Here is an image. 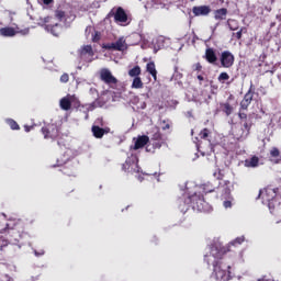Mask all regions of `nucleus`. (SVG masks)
I'll use <instances>...</instances> for the list:
<instances>
[{
	"instance_id": "1",
	"label": "nucleus",
	"mask_w": 281,
	"mask_h": 281,
	"mask_svg": "<svg viewBox=\"0 0 281 281\" xmlns=\"http://www.w3.org/2000/svg\"><path fill=\"white\" fill-rule=\"evenodd\" d=\"M221 256H223V252L218 250V247L213 246L211 248V254L205 256V260L207 265H213L214 270L212 276L213 278H215V280L227 281L232 278L229 274V270H227L231 269V267L217 261L218 259H221Z\"/></svg>"
},
{
	"instance_id": "2",
	"label": "nucleus",
	"mask_w": 281,
	"mask_h": 281,
	"mask_svg": "<svg viewBox=\"0 0 281 281\" xmlns=\"http://www.w3.org/2000/svg\"><path fill=\"white\" fill-rule=\"evenodd\" d=\"M103 49H112L113 52H126L128 49V44L126 43V37H119L113 43H108L103 45Z\"/></svg>"
},
{
	"instance_id": "3",
	"label": "nucleus",
	"mask_w": 281,
	"mask_h": 281,
	"mask_svg": "<svg viewBox=\"0 0 281 281\" xmlns=\"http://www.w3.org/2000/svg\"><path fill=\"white\" fill-rule=\"evenodd\" d=\"M259 196H261L262 201H267L268 206L271 207V201L276 199V189L267 188L259 191Z\"/></svg>"
},
{
	"instance_id": "4",
	"label": "nucleus",
	"mask_w": 281,
	"mask_h": 281,
	"mask_svg": "<svg viewBox=\"0 0 281 281\" xmlns=\"http://www.w3.org/2000/svg\"><path fill=\"white\" fill-rule=\"evenodd\" d=\"M221 65L226 69H229L234 65V54L229 50H224L221 55Z\"/></svg>"
},
{
	"instance_id": "5",
	"label": "nucleus",
	"mask_w": 281,
	"mask_h": 281,
	"mask_svg": "<svg viewBox=\"0 0 281 281\" xmlns=\"http://www.w3.org/2000/svg\"><path fill=\"white\" fill-rule=\"evenodd\" d=\"M101 80L105 82V85H117V79L111 74L109 69H102L100 72Z\"/></svg>"
},
{
	"instance_id": "6",
	"label": "nucleus",
	"mask_w": 281,
	"mask_h": 281,
	"mask_svg": "<svg viewBox=\"0 0 281 281\" xmlns=\"http://www.w3.org/2000/svg\"><path fill=\"white\" fill-rule=\"evenodd\" d=\"M79 55L81 60H85L86 63H91V58L93 57V48L91 45L83 46L79 50Z\"/></svg>"
},
{
	"instance_id": "7",
	"label": "nucleus",
	"mask_w": 281,
	"mask_h": 281,
	"mask_svg": "<svg viewBox=\"0 0 281 281\" xmlns=\"http://www.w3.org/2000/svg\"><path fill=\"white\" fill-rule=\"evenodd\" d=\"M44 23H52L54 26L46 25L45 30L47 32H50L53 36H58V31L56 30L58 27V22H54V18H49V16L44 18Z\"/></svg>"
},
{
	"instance_id": "8",
	"label": "nucleus",
	"mask_w": 281,
	"mask_h": 281,
	"mask_svg": "<svg viewBox=\"0 0 281 281\" xmlns=\"http://www.w3.org/2000/svg\"><path fill=\"white\" fill-rule=\"evenodd\" d=\"M114 21H116V23H126L128 21V15H126V11H124L122 7L116 9Z\"/></svg>"
},
{
	"instance_id": "9",
	"label": "nucleus",
	"mask_w": 281,
	"mask_h": 281,
	"mask_svg": "<svg viewBox=\"0 0 281 281\" xmlns=\"http://www.w3.org/2000/svg\"><path fill=\"white\" fill-rule=\"evenodd\" d=\"M192 12L194 16H207L210 12H212V9L207 5H200V7H193Z\"/></svg>"
},
{
	"instance_id": "10",
	"label": "nucleus",
	"mask_w": 281,
	"mask_h": 281,
	"mask_svg": "<svg viewBox=\"0 0 281 281\" xmlns=\"http://www.w3.org/2000/svg\"><path fill=\"white\" fill-rule=\"evenodd\" d=\"M74 95L68 94L66 97H64L60 101H59V106L63 111H69V109H71V103L74 102Z\"/></svg>"
},
{
	"instance_id": "11",
	"label": "nucleus",
	"mask_w": 281,
	"mask_h": 281,
	"mask_svg": "<svg viewBox=\"0 0 281 281\" xmlns=\"http://www.w3.org/2000/svg\"><path fill=\"white\" fill-rule=\"evenodd\" d=\"M42 133L45 137V139H48L50 137L52 139H55V137H58V128L56 126L52 125L48 128H42Z\"/></svg>"
},
{
	"instance_id": "12",
	"label": "nucleus",
	"mask_w": 281,
	"mask_h": 281,
	"mask_svg": "<svg viewBox=\"0 0 281 281\" xmlns=\"http://www.w3.org/2000/svg\"><path fill=\"white\" fill-rule=\"evenodd\" d=\"M123 170L127 172H139V167L137 162H135V158H133V162H131V159H127L125 164H123Z\"/></svg>"
},
{
	"instance_id": "13",
	"label": "nucleus",
	"mask_w": 281,
	"mask_h": 281,
	"mask_svg": "<svg viewBox=\"0 0 281 281\" xmlns=\"http://www.w3.org/2000/svg\"><path fill=\"white\" fill-rule=\"evenodd\" d=\"M251 100H254V92L249 90L241 100L240 108L244 109V111H247L249 104H251Z\"/></svg>"
},
{
	"instance_id": "14",
	"label": "nucleus",
	"mask_w": 281,
	"mask_h": 281,
	"mask_svg": "<svg viewBox=\"0 0 281 281\" xmlns=\"http://www.w3.org/2000/svg\"><path fill=\"white\" fill-rule=\"evenodd\" d=\"M149 140L150 138L146 135L138 136L135 140L134 150H139V148H144Z\"/></svg>"
},
{
	"instance_id": "15",
	"label": "nucleus",
	"mask_w": 281,
	"mask_h": 281,
	"mask_svg": "<svg viewBox=\"0 0 281 281\" xmlns=\"http://www.w3.org/2000/svg\"><path fill=\"white\" fill-rule=\"evenodd\" d=\"M55 18L59 21H74L76 19V14H67L65 11L57 10L55 11Z\"/></svg>"
},
{
	"instance_id": "16",
	"label": "nucleus",
	"mask_w": 281,
	"mask_h": 281,
	"mask_svg": "<svg viewBox=\"0 0 281 281\" xmlns=\"http://www.w3.org/2000/svg\"><path fill=\"white\" fill-rule=\"evenodd\" d=\"M92 133L93 136L97 137V139H102V137H104V134L109 133V128H102L98 125H93Z\"/></svg>"
},
{
	"instance_id": "17",
	"label": "nucleus",
	"mask_w": 281,
	"mask_h": 281,
	"mask_svg": "<svg viewBox=\"0 0 281 281\" xmlns=\"http://www.w3.org/2000/svg\"><path fill=\"white\" fill-rule=\"evenodd\" d=\"M260 159L257 156H252L249 159H246L244 162L245 168H258Z\"/></svg>"
},
{
	"instance_id": "18",
	"label": "nucleus",
	"mask_w": 281,
	"mask_h": 281,
	"mask_svg": "<svg viewBox=\"0 0 281 281\" xmlns=\"http://www.w3.org/2000/svg\"><path fill=\"white\" fill-rule=\"evenodd\" d=\"M191 201L193 202V203H196V207H198V210L200 211V212H203V210H205L204 207H203V203H205V201L203 200V196H201V195H196V194H194V195H192L191 198Z\"/></svg>"
},
{
	"instance_id": "19",
	"label": "nucleus",
	"mask_w": 281,
	"mask_h": 281,
	"mask_svg": "<svg viewBox=\"0 0 281 281\" xmlns=\"http://www.w3.org/2000/svg\"><path fill=\"white\" fill-rule=\"evenodd\" d=\"M205 58H206L207 63H211V65H213V63H216L217 57H216V53L214 52L213 48H207L205 50Z\"/></svg>"
},
{
	"instance_id": "20",
	"label": "nucleus",
	"mask_w": 281,
	"mask_h": 281,
	"mask_svg": "<svg viewBox=\"0 0 281 281\" xmlns=\"http://www.w3.org/2000/svg\"><path fill=\"white\" fill-rule=\"evenodd\" d=\"M0 36H5V37H12L16 36V31L12 27H2L0 29Z\"/></svg>"
},
{
	"instance_id": "21",
	"label": "nucleus",
	"mask_w": 281,
	"mask_h": 281,
	"mask_svg": "<svg viewBox=\"0 0 281 281\" xmlns=\"http://www.w3.org/2000/svg\"><path fill=\"white\" fill-rule=\"evenodd\" d=\"M225 16H227V9L223 8L215 11L214 19L216 21H224Z\"/></svg>"
},
{
	"instance_id": "22",
	"label": "nucleus",
	"mask_w": 281,
	"mask_h": 281,
	"mask_svg": "<svg viewBox=\"0 0 281 281\" xmlns=\"http://www.w3.org/2000/svg\"><path fill=\"white\" fill-rule=\"evenodd\" d=\"M146 69L150 76H153L154 80H157V68H155V63L150 61L147 64Z\"/></svg>"
},
{
	"instance_id": "23",
	"label": "nucleus",
	"mask_w": 281,
	"mask_h": 281,
	"mask_svg": "<svg viewBox=\"0 0 281 281\" xmlns=\"http://www.w3.org/2000/svg\"><path fill=\"white\" fill-rule=\"evenodd\" d=\"M142 74V68L139 66H135L134 68L128 70V76L131 78H139Z\"/></svg>"
},
{
	"instance_id": "24",
	"label": "nucleus",
	"mask_w": 281,
	"mask_h": 281,
	"mask_svg": "<svg viewBox=\"0 0 281 281\" xmlns=\"http://www.w3.org/2000/svg\"><path fill=\"white\" fill-rule=\"evenodd\" d=\"M144 87V82H142V78L134 77L132 82V89H142Z\"/></svg>"
},
{
	"instance_id": "25",
	"label": "nucleus",
	"mask_w": 281,
	"mask_h": 281,
	"mask_svg": "<svg viewBox=\"0 0 281 281\" xmlns=\"http://www.w3.org/2000/svg\"><path fill=\"white\" fill-rule=\"evenodd\" d=\"M222 109L226 115H232L234 108L229 103L222 104Z\"/></svg>"
},
{
	"instance_id": "26",
	"label": "nucleus",
	"mask_w": 281,
	"mask_h": 281,
	"mask_svg": "<svg viewBox=\"0 0 281 281\" xmlns=\"http://www.w3.org/2000/svg\"><path fill=\"white\" fill-rule=\"evenodd\" d=\"M7 122L12 131H19V124L16 123V121L9 119Z\"/></svg>"
},
{
	"instance_id": "27",
	"label": "nucleus",
	"mask_w": 281,
	"mask_h": 281,
	"mask_svg": "<svg viewBox=\"0 0 281 281\" xmlns=\"http://www.w3.org/2000/svg\"><path fill=\"white\" fill-rule=\"evenodd\" d=\"M227 24L229 26V30H232L233 32L238 30L237 26H234V25H238V21H236V20H228Z\"/></svg>"
},
{
	"instance_id": "28",
	"label": "nucleus",
	"mask_w": 281,
	"mask_h": 281,
	"mask_svg": "<svg viewBox=\"0 0 281 281\" xmlns=\"http://www.w3.org/2000/svg\"><path fill=\"white\" fill-rule=\"evenodd\" d=\"M229 79V75L227 72H222L218 76V82H221L222 85L225 83V80Z\"/></svg>"
},
{
	"instance_id": "29",
	"label": "nucleus",
	"mask_w": 281,
	"mask_h": 281,
	"mask_svg": "<svg viewBox=\"0 0 281 281\" xmlns=\"http://www.w3.org/2000/svg\"><path fill=\"white\" fill-rule=\"evenodd\" d=\"M210 135V131L207 128H204L201 133H200V137L201 139H207V136Z\"/></svg>"
},
{
	"instance_id": "30",
	"label": "nucleus",
	"mask_w": 281,
	"mask_h": 281,
	"mask_svg": "<svg viewBox=\"0 0 281 281\" xmlns=\"http://www.w3.org/2000/svg\"><path fill=\"white\" fill-rule=\"evenodd\" d=\"M241 243H245V237H237L234 241L231 243V245H241Z\"/></svg>"
},
{
	"instance_id": "31",
	"label": "nucleus",
	"mask_w": 281,
	"mask_h": 281,
	"mask_svg": "<svg viewBox=\"0 0 281 281\" xmlns=\"http://www.w3.org/2000/svg\"><path fill=\"white\" fill-rule=\"evenodd\" d=\"M270 155H271V157H280V149H278V148H272L271 150H270Z\"/></svg>"
},
{
	"instance_id": "32",
	"label": "nucleus",
	"mask_w": 281,
	"mask_h": 281,
	"mask_svg": "<svg viewBox=\"0 0 281 281\" xmlns=\"http://www.w3.org/2000/svg\"><path fill=\"white\" fill-rule=\"evenodd\" d=\"M60 82H69V75L68 74H64L60 77Z\"/></svg>"
},
{
	"instance_id": "33",
	"label": "nucleus",
	"mask_w": 281,
	"mask_h": 281,
	"mask_svg": "<svg viewBox=\"0 0 281 281\" xmlns=\"http://www.w3.org/2000/svg\"><path fill=\"white\" fill-rule=\"evenodd\" d=\"M235 38L240 41L243 38V29H240L237 33H234Z\"/></svg>"
},
{
	"instance_id": "34",
	"label": "nucleus",
	"mask_w": 281,
	"mask_h": 281,
	"mask_svg": "<svg viewBox=\"0 0 281 281\" xmlns=\"http://www.w3.org/2000/svg\"><path fill=\"white\" fill-rule=\"evenodd\" d=\"M153 139H155L156 142H159V139H161V134L159 132H156L154 135H153Z\"/></svg>"
},
{
	"instance_id": "35",
	"label": "nucleus",
	"mask_w": 281,
	"mask_h": 281,
	"mask_svg": "<svg viewBox=\"0 0 281 281\" xmlns=\"http://www.w3.org/2000/svg\"><path fill=\"white\" fill-rule=\"evenodd\" d=\"M224 207L227 210L232 207V201H224Z\"/></svg>"
},
{
	"instance_id": "36",
	"label": "nucleus",
	"mask_w": 281,
	"mask_h": 281,
	"mask_svg": "<svg viewBox=\"0 0 281 281\" xmlns=\"http://www.w3.org/2000/svg\"><path fill=\"white\" fill-rule=\"evenodd\" d=\"M239 119L240 120H247V114L246 113H244V112H239Z\"/></svg>"
},
{
	"instance_id": "37",
	"label": "nucleus",
	"mask_w": 281,
	"mask_h": 281,
	"mask_svg": "<svg viewBox=\"0 0 281 281\" xmlns=\"http://www.w3.org/2000/svg\"><path fill=\"white\" fill-rule=\"evenodd\" d=\"M201 69H202L201 64H195V71H201Z\"/></svg>"
},
{
	"instance_id": "38",
	"label": "nucleus",
	"mask_w": 281,
	"mask_h": 281,
	"mask_svg": "<svg viewBox=\"0 0 281 281\" xmlns=\"http://www.w3.org/2000/svg\"><path fill=\"white\" fill-rule=\"evenodd\" d=\"M21 34H23L24 36H25L26 34H30V29H25L24 31H21Z\"/></svg>"
},
{
	"instance_id": "39",
	"label": "nucleus",
	"mask_w": 281,
	"mask_h": 281,
	"mask_svg": "<svg viewBox=\"0 0 281 281\" xmlns=\"http://www.w3.org/2000/svg\"><path fill=\"white\" fill-rule=\"evenodd\" d=\"M45 5H49V3H53L54 0H43Z\"/></svg>"
},
{
	"instance_id": "40",
	"label": "nucleus",
	"mask_w": 281,
	"mask_h": 281,
	"mask_svg": "<svg viewBox=\"0 0 281 281\" xmlns=\"http://www.w3.org/2000/svg\"><path fill=\"white\" fill-rule=\"evenodd\" d=\"M162 128H164V131H166V128H170V125L166 124V126H164Z\"/></svg>"
},
{
	"instance_id": "41",
	"label": "nucleus",
	"mask_w": 281,
	"mask_h": 281,
	"mask_svg": "<svg viewBox=\"0 0 281 281\" xmlns=\"http://www.w3.org/2000/svg\"><path fill=\"white\" fill-rule=\"evenodd\" d=\"M198 80H203V76L199 75Z\"/></svg>"
},
{
	"instance_id": "42",
	"label": "nucleus",
	"mask_w": 281,
	"mask_h": 281,
	"mask_svg": "<svg viewBox=\"0 0 281 281\" xmlns=\"http://www.w3.org/2000/svg\"><path fill=\"white\" fill-rule=\"evenodd\" d=\"M44 252L38 254L37 251H35V256H43Z\"/></svg>"
},
{
	"instance_id": "43",
	"label": "nucleus",
	"mask_w": 281,
	"mask_h": 281,
	"mask_svg": "<svg viewBox=\"0 0 281 281\" xmlns=\"http://www.w3.org/2000/svg\"><path fill=\"white\" fill-rule=\"evenodd\" d=\"M25 131L26 133H30V128L27 126H25Z\"/></svg>"
},
{
	"instance_id": "44",
	"label": "nucleus",
	"mask_w": 281,
	"mask_h": 281,
	"mask_svg": "<svg viewBox=\"0 0 281 281\" xmlns=\"http://www.w3.org/2000/svg\"><path fill=\"white\" fill-rule=\"evenodd\" d=\"M259 281H271V280H259Z\"/></svg>"
},
{
	"instance_id": "45",
	"label": "nucleus",
	"mask_w": 281,
	"mask_h": 281,
	"mask_svg": "<svg viewBox=\"0 0 281 281\" xmlns=\"http://www.w3.org/2000/svg\"><path fill=\"white\" fill-rule=\"evenodd\" d=\"M245 127L247 128V124H245Z\"/></svg>"
}]
</instances>
